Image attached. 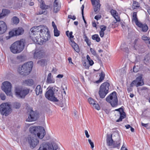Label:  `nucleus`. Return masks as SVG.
<instances>
[{
  "instance_id": "1",
  "label": "nucleus",
  "mask_w": 150,
  "mask_h": 150,
  "mask_svg": "<svg viewBox=\"0 0 150 150\" xmlns=\"http://www.w3.org/2000/svg\"><path fill=\"white\" fill-rule=\"evenodd\" d=\"M30 37L40 45H42L48 40L50 37V32L46 26L40 25L34 26L30 29Z\"/></svg>"
},
{
  "instance_id": "2",
  "label": "nucleus",
  "mask_w": 150,
  "mask_h": 150,
  "mask_svg": "<svg viewBox=\"0 0 150 150\" xmlns=\"http://www.w3.org/2000/svg\"><path fill=\"white\" fill-rule=\"evenodd\" d=\"M25 40L23 39L17 41L12 44L10 47L11 52L14 54L19 53L24 49Z\"/></svg>"
},
{
  "instance_id": "3",
  "label": "nucleus",
  "mask_w": 150,
  "mask_h": 150,
  "mask_svg": "<svg viewBox=\"0 0 150 150\" xmlns=\"http://www.w3.org/2000/svg\"><path fill=\"white\" fill-rule=\"evenodd\" d=\"M33 62H30L23 64L21 67H19L18 72L19 74L23 76L29 74L31 71L33 66Z\"/></svg>"
},
{
  "instance_id": "4",
  "label": "nucleus",
  "mask_w": 150,
  "mask_h": 150,
  "mask_svg": "<svg viewBox=\"0 0 150 150\" xmlns=\"http://www.w3.org/2000/svg\"><path fill=\"white\" fill-rule=\"evenodd\" d=\"M30 132L35 136L36 134L40 139H42L45 135V132L43 127L41 126H32L29 129Z\"/></svg>"
},
{
  "instance_id": "5",
  "label": "nucleus",
  "mask_w": 150,
  "mask_h": 150,
  "mask_svg": "<svg viewBox=\"0 0 150 150\" xmlns=\"http://www.w3.org/2000/svg\"><path fill=\"white\" fill-rule=\"evenodd\" d=\"M106 101L110 104L112 107H116L118 105V100L117 93L115 92L111 93L106 98Z\"/></svg>"
},
{
  "instance_id": "6",
  "label": "nucleus",
  "mask_w": 150,
  "mask_h": 150,
  "mask_svg": "<svg viewBox=\"0 0 150 150\" xmlns=\"http://www.w3.org/2000/svg\"><path fill=\"white\" fill-rule=\"evenodd\" d=\"M110 84L107 82L102 83L100 88L99 94L101 98H104L108 92Z\"/></svg>"
},
{
  "instance_id": "7",
  "label": "nucleus",
  "mask_w": 150,
  "mask_h": 150,
  "mask_svg": "<svg viewBox=\"0 0 150 150\" xmlns=\"http://www.w3.org/2000/svg\"><path fill=\"white\" fill-rule=\"evenodd\" d=\"M11 106L8 103H3L0 105V112L2 115L7 116L11 113Z\"/></svg>"
},
{
  "instance_id": "8",
  "label": "nucleus",
  "mask_w": 150,
  "mask_h": 150,
  "mask_svg": "<svg viewBox=\"0 0 150 150\" xmlns=\"http://www.w3.org/2000/svg\"><path fill=\"white\" fill-rule=\"evenodd\" d=\"M132 48L140 53L144 52L145 48L143 45H141L140 40L138 38L135 39L131 45Z\"/></svg>"
},
{
  "instance_id": "9",
  "label": "nucleus",
  "mask_w": 150,
  "mask_h": 150,
  "mask_svg": "<svg viewBox=\"0 0 150 150\" xmlns=\"http://www.w3.org/2000/svg\"><path fill=\"white\" fill-rule=\"evenodd\" d=\"M30 89L27 88H22L17 87L15 89V94L16 96L20 98H24L29 92Z\"/></svg>"
},
{
  "instance_id": "10",
  "label": "nucleus",
  "mask_w": 150,
  "mask_h": 150,
  "mask_svg": "<svg viewBox=\"0 0 150 150\" xmlns=\"http://www.w3.org/2000/svg\"><path fill=\"white\" fill-rule=\"evenodd\" d=\"M1 87L2 90L8 96H12L11 90L12 87L11 84L8 81H5L2 83Z\"/></svg>"
},
{
  "instance_id": "11",
  "label": "nucleus",
  "mask_w": 150,
  "mask_h": 150,
  "mask_svg": "<svg viewBox=\"0 0 150 150\" xmlns=\"http://www.w3.org/2000/svg\"><path fill=\"white\" fill-rule=\"evenodd\" d=\"M107 144L108 146H111L113 145V147H120V140H119L118 142H117L116 143H113V141L112 139V134H107L106 138Z\"/></svg>"
},
{
  "instance_id": "12",
  "label": "nucleus",
  "mask_w": 150,
  "mask_h": 150,
  "mask_svg": "<svg viewBox=\"0 0 150 150\" xmlns=\"http://www.w3.org/2000/svg\"><path fill=\"white\" fill-rule=\"evenodd\" d=\"M45 97L48 100L53 102H57L58 100L54 95V93L52 88H50L45 94Z\"/></svg>"
},
{
  "instance_id": "13",
  "label": "nucleus",
  "mask_w": 150,
  "mask_h": 150,
  "mask_svg": "<svg viewBox=\"0 0 150 150\" xmlns=\"http://www.w3.org/2000/svg\"><path fill=\"white\" fill-rule=\"evenodd\" d=\"M28 116L26 120L27 121L32 122L37 120L38 118V113L33 110L32 109H30V111H28Z\"/></svg>"
},
{
  "instance_id": "14",
  "label": "nucleus",
  "mask_w": 150,
  "mask_h": 150,
  "mask_svg": "<svg viewBox=\"0 0 150 150\" xmlns=\"http://www.w3.org/2000/svg\"><path fill=\"white\" fill-rule=\"evenodd\" d=\"M58 147L57 145H54L46 143H43L40 146L38 150H56Z\"/></svg>"
},
{
  "instance_id": "15",
  "label": "nucleus",
  "mask_w": 150,
  "mask_h": 150,
  "mask_svg": "<svg viewBox=\"0 0 150 150\" xmlns=\"http://www.w3.org/2000/svg\"><path fill=\"white\" fill-rule=\"evenodd\" d=\"M142 75L137 77L136 79L133 81L130 84V87L136 86L137 87L142 86L144 84Z\"/></svg>"
},
{
  "instance_id": "16",
  "label": "nucleus",
  "mask_w": 150,
  "mask_h": 150,
  "mask_svg": "<svg viewBox=\"0 0 150 150\" xmlns=\"http://www.w3.org/2000/svg\"><path fill=\"white\" fill-rule=\"evenodd\" d=\"M28 142L31 148H34L39 143V140L36 138L32 136H29L28 137Z\"/></svg>"
},
{
  "instance_id": "17",
  "label": "nucleus",
  "mask_w": 150,
  "mask_h": 150,
  "mask_svg": "<svg viewBox=\"0 0 150 150\" xmlns=\"http://www.w3.org/2000/svg\"><path fill=\"white\" fill-rule=\"evenodd\" d=\"M115 111L119 112L117 115H120V118L119 119L116 120L117 122H119L122 121L123 119H124L126 116V114L124 111V109L121 108L119 109H115Z\"/></svg>"
},
{
  "instance_id": "18",
  "label": "nucleus",
  "mask_w": 150,
  "mask_h": 150,
  "mask_svg": "<svg viewBox=\"0 0 150 150\" xmlns=\"http://www.w3.org/2000/svg\"><path fill=\"white\" fill-rule=\"evenodd\" d=\"M45 55V52L43 50L35 49L33 54V57L35 59H40L42 58Z\"/></svg>"
},
{
  "instance_id": "19",
  "label": "nucleus",
  "mask_w": 150,
  "mask_h": 150,
  "mask_svg": "<svg viewBox=\"0 0 150 150\" xmlns=\"http://www.w3.org/2000/svg\"><path fill=\"white\" fill-rule=\"evenodd\" d=\"M92 4L94 6V12L97 13H98L100 10V4L99 0H91Z\"/></svg>"
},
{
  "instance_id": "20",
  "label": "nucleus",
  "mask_w": 150,
  "mask_h": 150,
  "mask_svg": "<svg viewBox=\"0 0 150 150\" xmlns=\"http://www.w3.org/2000/svg\"><path fill=\"white\" fill-rule=\"evenodd\" d=\"M53 12L57 13L60 10L61 6L59 0H54L53 4Z\"/></svg>"
},
{
  "instance_id": "21",
  "label": "nucleus",
  "mask_w": 150,
  "mask_h": 150,
  "mask_svg": "<svg viewBox=\"0 0 150 150\" xmlns=\"http://www.w3.org/2000/svg\"><path fill=\"white\" fill-rule=\"evenodd\" d=\"M137 13V12H134L133 13L132 22V23L134 22L137 26H140L142 24L140 23V22L138 21Z\"/></svg>"
},
{
  "instance_id": "22",
  "label": "nucleus",
  "mask_w": 150,
  "mask_h": 150,
  "mask_svg": "<svg viewBox=\"0 0 150 150\" xmlns=\"http://www.w3.org/2000/svg\"><path fill=\"white\" fill-rule=\"evenodd\" d=\"M7 29L6 23L3 21H0V34L4 33Z\"/></svg>"
},
{
  "instance_id": "23",
  "label": "nucleus",
  "mask_w": 150,
  "mask_h": 150,
  "mask_svg": "<svg viewBox=\"0 0 150 150\" xmlns=\"http://www.w3.org/2000/svg\"><path fill=\"white\" fill-rule=\"evenodd\" d=\"M46 82L49 84L53 83L55 82V80L53 78L51 73H49L47 76Z\"/></svg>"
},
{
  "instance_id": "24",
  "label": "nucleus",
  "mask_w": 150,
  "mask_h": 150,
  "mask_svg": "<svg viewBox=\"0 0 150 150\" xmlns=\"http://www.w3.org/2000/svg\"><path fill=\"white\" fill-rule=\"evenodd\" d=\"M71 45L73 48L77 52L80 51L79 47L77 44L76 43L72 40H71Z\"/></svg>"
},
{
  "instance_id": "25",
  "label": "nucleus",
  "mask_w": 150,
  "mask_h": 150,
  "mask_svg": "<svg viewBox=\"0 0 150 150\" xmlns=\"http://www.w3.org/2000/svg\"><path fill=\"white\" fill-rule=\"evenodd\" d=\"M114 18L115 20L113 21L110 24L112 25L111 27L113 28H115L117 26V22H120V17H117V18Z\"/></svg>"
},
{
  "instance_id": "26",
  "label": "nucleus",
  "mask_w": 150,
  "mask_h": 150,
  "mask_svg": "<svg viewBox=\"0 0 150 150\" xmlns=\"http://www.w3.org/2000/svg\"><path fill=\"white\" fill-rule=\"evenodd\" d=\"M23 83L26 85L31 86L33 84V81L32 79H28L23 81Z\"/></svg>"
},
{
  "instance_id": "27",
  "label": "nucleus",
  "mask_w": 150,
  "mask_h": 150,
  "mask_svg": "<svg viewBox=\"0 0 150 150\" xmlns=\"http://www.w3.org/2000/svg\"><path fill=\"white\" fill-rule=\"evenodd\" d=\"M42 88H41L40 85H38L35 88V92L36 94L38 95L41 94L42 93Z\"/></svg>"
},
{
  "instance_id": "28",
  "label": "nucleus",
  "mask_w": 150,
  "mask_h": 150,
  "mask_svg": "<svg viewBox=\"0 0 150 150\" xmlns=\"http://www.w3.org/2000/svg\"><path fill=\"white\" fill-rule=\"evenodd\" d=\"M40 3V8L42 9H48L49 6L48 5L45 4L44 1L42 0L41 1H39Z\"/></svg>"
},
{
  "instance_id": "29",
  "label": "nucleus",
  "mask_w": 150,
  "mask_h": 150,
  "mask_svg": "<svg viewBox=\"0 0 150 150\" xmlns=\"http://www.w3.org/2000/svg\"><path fill=\"white\" fill-rule=\"evenodd\" d=\"M15 30L17 36L21 35L24 32V30L22 28H19L17 29H15Z\"/></svg>"
},
{
  "instance_id": "30",
  "label": "nucleus",
  "mask_w": 150,
  "mask_h": 150,
  "mask_svg": "<svg viewBox=\"0 0 150 150\" xmlns=\"http://www.w3.org/2000/svg\"><path fill=\"white\" fill-rule=\"evenodd\" d=\"M105 76V74L103 72H102L99 75L100 77L99 80L96 81V83H98L101 82L104 79Z\"/></svg>"
},
{
  "instance_id": "31",
  "label": "nucleus",
  "mask_w": 150,
  "mask_h": 150,
  "mask_svg": "<svg viewBox=\"0 0 150 150\" xmlns=\"http://www.w3.org/2000/svg\"><path fill=\"white\" fill-rule=\"evenodd\" d=\"M21 105V103L19 102H15L13 103L12 106L14 108L16 109H19Z\"/></svg>"
},
{
  "instance_id": "32",
  "label": "nucleus",
  "mask_w": 150,
  "mask_h": 150,
  "mask_svg": "<svg viewBox=\"0 0 150 150\" xmlns=\"http://www.w3.org/2000/svg\"><path fill=\"white\" fill-rule=\"evenodd\" d=\"M140 23L142 24L140 26H138L140 28H141L142 31L146 32L148 29V27L146 24H143L140 22Z\"/></svg>"
},
{
  "instance_id": "33",
  "label": "nucleus",
  "mask_w": 150,
  "mask_h": 150,
  "mask_svg": "<svg viewBox=\"0 0 150 150\" xmlns=\"http://www.w3.org/2000/svg\"><path fill=\"white\" fill-rule=\"evenodd\" d=\"M110 13L112 16L114 18H117V17H119L118 16V13L114 10L112 9L110 11Z\"/></svg>"
},
{
  "instance_id": "34",
  "label": "nucleus",
  "mask_w": 150,
  "mask_h": 150,
  "mask_svg": "<svg viewBox=\"0 0 150 150\" xmlns=\"http://www.w3.org/2000/svg\"><path fill=\"white\" fill-rule=\"evenodd\" d=\"M8 13V10L6 9H3L2 13L0 14V18L3 16H5Z\"/></svg>"
},
{
  "instance_id": "35",
  "label": "nucleus",
  "mask_w": 150,
  "mask_h": 150,
  "mask_svg": "<svg viewBox=\"0 0 150 150\" xmlns=\"http://www.w3.org/2000/svg\"><path fill=\"white\" fill-rule=\"evenodd\" d=\"M12 20L13 23L15 24H18L19 22V19L16 16L13 17Z\"/></svg>"
},
{
  "instance_id": "36",
  "label": "nucleus",
  "mask_w": 150,
  "mask_h": 150,
  "mask_svg": "<svg viewBox=\"0 0 150 150\" xmlns=\"http://www.w3.org/2000/svg\"><path fill=\"white\" fill-rule=\"evenodd\" d=\"M92 38L93 40H95L97 42H99L100 40V38L98 35L95 34L92 36Z\"/></svg>"
},
{
  "instance_id": "37",
  "label": "nucleus",
  "mask_w": 150,
  "mask_h": 150,
  "mask_svg": "<svg viewBox=\"0 0 150 150\" xmlns=\"http://www.w3.org/2000/svg\"><path fill=\"white\" fill-rule=\"evenodd\" d=\"M139 6V3L136 1H134L132 5V8L133 9L136 8Z\"/></svg>"
},
{
  "instance_id": "38",
  "label": "nucleus",
  "mask_w": 150,
  "mask_h": 150,
  "mask_svg": "<svg viewBox=\"0 0 150 150\" xmlns=\"http://www.w3.org/2000/svg\"><path fill=\"white\" fill-rule=\"evenodd\" d=\"M16 33V32L15 29L9 32V37H10L9 38L14 36H16L17 35Z\"/></svg>"
},
{
  "instance_id": "39",
  "label": "nucleus",
  "mask_w": 150,
  "mask_h": 150,
  "mask_svg": "<svg viewBox=\"0 0 150 150\" xmlns=\"http://www.w3.org/2000/svg\"><path fill=\"white\" fill-rule=\"evenodd\" d=\"M142 39L145 41V43L146 44L149 40L150 38L145 35H143L142 37Z\"/></svg>"
},
{
  "instance_id": "40",
  "label": "nucleus",
  "mask_w": 150,
  "mask_h": 150,
  "mask_svg": "<svg viewBox=\"0 0 150 150\" xmlns=\"http://www.w3.org/2000/svg\"><path fill=\"white\" fill-rule=\"evenodd\" d=\"M54 35L55 36L58 37L60 35V31L58 30L57 28L54 29Z\"/></svg>"
},
{
  "instance_id": "41",
  "label": "nucleus",
  "mask_w": 150,
  "mask_h": 150,
  "mask_svg": "<svg viewBox=\"0 0 150 150\" xmlns=\"http://www.w3.org/2000/svg\"><path fill=\"white\" fill-rule=\"evenodd\" d=\"M38 63L41 66H43L45 63V60L44 59H41L38 62Z\"/></svg>"
},
{
  "instance_id": "42",
  "label": "nucleus",
  "mask_w": 150,
  "mask_h": 150,
  "mask_svg": "<svg viewBox=\"0 0 150 150\" xmlns=\"http://www.w3.org/2000/svg\"><path fill=\"white\" fill-rule=\"evenodd\" d=\"M88 101L89 103L91 104H95V102L96 101L91 98H90L88 99Z\"/></svg>"
},
{
  "instance_id": "43",
  "label": "nucleus",
  "mask_w": 150,
  "mask_h": 150,
  "mask_svg": "<svg viewBox=\"0 0 150 150\" xmlns=\"http://www.w3.org/2000/svg\"><path fill=\"white\" fill-rule=\"evenodd\" d=\"M93 107H95V108L98 110H99L100 109V107L99 105L96 102H95V104H93Z\"/></svg>"
},
{
  "instance_id": "44",
  "label": "nucleus",
  "mask_w": 150,
  "mask_h": 150,
  "mask_svg": "<svg viewBox=\"0 0 150 150\" xmlns=\"http://www.w3.org/2000/svg\"><path fill=\"white\" fill-rule=\"evenodd\" d=\"M144 62L146 64L147 62H149L148 55L145 56L144 59Z\"/></svg>"
},
{
  "instance_id": "45",
  "label": "nucleus",
  "mask_w": 150,
  "mask_h": 150,
  "mask_svg": "<svg viewBox=\"0 0 150 150\" xmlns=\"http://www.w3.org/2000/svg\"><path fill=\"white\" fill-rule=\"evenodd\" d=\"M90 51L93 55L96 56L97 55L96 51L93 49L91 48Z\"/></svg>"
},
{
  "instance_id": "46",
  "label": "nucleus",
  "mask_w": 150,
  "mask_h": 150,
  "mask_svg": "<svg viewBox=\"0 0 150 150\" xmlns=\"http://www.w3.org/2000/svg\"><path fill=\"white\" fill-rule=\"evenodd\" d=\"M106 27L105 26L103 25H101L100 26V28L101 29L100 31H102L104 32L106 29Z\"/></svg>"
},
{
  "instance_id": "47",
  "label": "nucleus",
  "mask_w": 150,
  "mask_h": 150,
  "mask_svg": "<svg viewBox=\"0 0 150 150\" xmlns=\"http://www.w3.org/2000/svg\"><path fill=\"white\" fill-rule=\"evenodd\" d=\"M88 141L91 146V147L92 149H93L94 147V145L93 143L92 142L91 140L90 139H88Z\"/></svg>"
},
{
  "instance_id": "48",
  "label": "nucleus",
  "mask_w": 150,
  "mask_h": 150,
  "mask_svg": "<svg viewBox=\"0 0 150 150\" xmlns=\"http://www.w3.org/2000/svg\"><path fill=\"white\" fill-rule=\"evenodd\" d=\"M0 96L2 100H4L6 98V96L4 93H1L0 94Z\"/></svg>"
},
{
  "instance_id": "49",
  "label": "nucleus",
  "mask_w": 150,
  "mask_h": 150,
  "mask_svg": "<svg viewBox=\"0 0 150 150\" xmlns=\"http://www.w3.org/2000/svg\"><path fill=\"white\" fill-rule=\"evenodd\" d=\"M84 41L86 42L88 46H90L91 45V42L88 38L84 40Z\"/></svg>"
},
{
  "instance_id": "50",
  "label": "nucleus",
  "mask_w": 150,
  "mask_h": 150,
  "mask_svg": "<svg viewBox=\"0 0 150 150\" xmlns=\"http://www.w3.org/2000/svg\"><path fill=\"white\" fill-rule=\"evenodd\" d=\"M101 18V16L100 15H96L95 16L94 18L97 20L100 19Z\"/></svg>"
},
{
  "instance_id": "51",
  "label": "nucleus",
  "mask_w": 150,
  "mask_h": 150,
  "mask_svg": "<svg viewBox=\"0 0 150 150\" xmlns=\"http://www.w3.org/2000/svg\"><path fill=\"white\" fill-rule=\"evenodd\" d=\"M68 18L71 19L73 20H74L76 19V17L75 16H72L71 15H69L68 16Z\"/></svg>"
},
{
  "instance_id": "52",
  "label": "nucleus",
  "mask_w": 150,
  "mask_h": 150,
  "mask_svg": "<svg viewBox=\"0 0 150 150\" xmlns=\"http://www.w3.org/2000/svg\"><path fill=\"white\" fill-rule=\"evenodd\" d=\"M45 14H46L47 13V11H40L38 12V14H40V15H41V14H45Z\"/></svg>"
},
{
  "instance_id": "53",
  "label": "nucleus",
  "mask_w": 150,
  "mask_h": 150,
  "mask_svg": "<svg viewBox=\"0 0 150 150\" xmlns=\"http://www.w3.org/2000/svg\"><path fill=\"white\" fill-rule=\"evenodd\" d=\"M83 65L85 67V68L86 69H88L89 66L88 64H86V62H84L83 64Z\"/></svg>"
},
{
  "instance_id": "54",
  "label": "nucleus",
  "mask_w": 150,
  "mask_h": 150,
  "mask_svg": "<svg viewBox=\"0 0 150 150\" xmlns=\"http://www.w3.org/2000/svg\"><path fill=\"white\" fill-rule=\"evenodd\" d=\"M72 32H71L69 33V38L70 39L73 38L74 37V36L72 35Z\"/></svg>"
},
{
  "instance_id": "55",
  "label": "nucleus",
  "mask_w": 150,
  "mask_h": 150,
  "mask_svg": "<svg viewBox=\"0 0 150 150\" xmlns=\"http://www.w3.org/2000/svg\"><path fill=\"white\" fill-rule=\"evenodd\" d=\"M88 62L90 65V66L93 65L94 64V62L92 59H91V60L88 61Z\"/></svg>"
},
{
  "instance_id": "56",
  "label": "nucleus",
  "mask_w": 150,
  "mask_h": 150,
  "mask_svg": "<svg viewBox=\"0 0 150 150\" xmlns=\"http://www.w3.org/2000/svg\"><path fill=\"white\" fill-rule=\"evenodd\" d=\"M85 133L86 136V137L87 138H89L90 137L89 135L88 134V132L87 130H85Z\"/></svg>"
},
{
  "instance_id": "57",
  "label": "nucleus",
  "mask_w": 150,
  "mask_h": 150,
  "mask_svg": "<svg viewBox=\"0 0 150 150\" xmlns=\"http://www.w3.org/2000/svg\"><path fill=\"white\" fill-rule=\"evenodd\" d=\"M100 35L101 37H103L104 35V32L100 31Z\"/></svg>"
},
{
  "instance_id": "58",
  "label": "nucleus",
  "mask_w": 150,
  "mask_h": 150,
  "mask_svg": "<svg viewBox=\"0 0 150 150\" xmlns=\"http://www.w3.org/2000/svg\"><path fill=\"white\" fill-rule=\"evenodd\" d=\"M121 150H128L125 147V146H124V143H123V144L121 148Z\"/></svg>"
},
{
  "instance_id": "59",
  "label": "nucleus",
  "mask_w": 150,
  "mask_h": 150,
  "mask_svg": "<svg viewBox=\"0 0 150 150\" xmlns=\"http://www.w3.org/2000/svg\"><path fill=\"white\" fill-rule=\"evenodd\" d=\"M84 8V6L83 5H82V7H81V13L82 15H83V9Z\"/></svg>"
},
{
  "instance_id": "60",
  "label": "nucleus",
  "mask_w": 150,
  "mask_h": 150,
  "mask_svg": "<svg viewBox=\"0 0 150 150\" xmlns=\"http://www.w3.org/2000/svg\"><path fill=\"white\" fill-rule=\"evenodd\" d=\"M84 8V6L83 5H82V7H81V13L82 15H83V9Z\"/></svg>"
},
{
  "instance_id": "61",
  "label": "nucleus",
  "mask_w": 150,
  "mask_h": 150,
  "mask_svg": "<svg viewBox=\"0 0 150 150\" xmlns=\"http://www.w3.org/2000/svg\"><path fill=\"white\" fill-rule=\"evenodd\" d=\"M141 125L145 127H146L148 125V124H144L142 122L141 123Z\"/></svg>"
},
{
  "instance_id": "62",
  "label": "nucleus",
  "mask_w": 150,
  "mask_h": 150,
  "mask_svg": "<svg viewBox=\"0 0 150 150\" xmlns=\"http://www.w3.org/2000/svg\"><path fill=\"white\" fill-rule=\"evenodd\" d=\"M131 87H129L127 88V91L128 92H130L132 90V88Z\"/></svg>"
},
{
  "instance_id": "63",
  "label": "nucleus",
  "mask_w": 150,
  "mask_h": 150,
  "mask_svg": "<svg viewBox=\"0 0 150 150\" xmlns=\"http://www.w3.org/2000/svg\"><path fill=\"white\" fill-rule=\"evenodd\" d=\"M63 77V75L62 74H59L57 76V77L59 78H62Z\"/></svg>"
},
{
  "instance_id": "64",
  "label": "nucleus",
  "mask_w": 150,
  "mask_h": 150,
  "mask_svg": "<svg viewBox=\"0 0 150 150\" xmlns=\"http://www.w3.org/2000/svg\"><path fill=\"white\" fill-rule=\"evenodd\" d=\"M92 26L94 27H96V24L95 21L93 22L92 23Z\"/></svg>"
}]
</instances>
